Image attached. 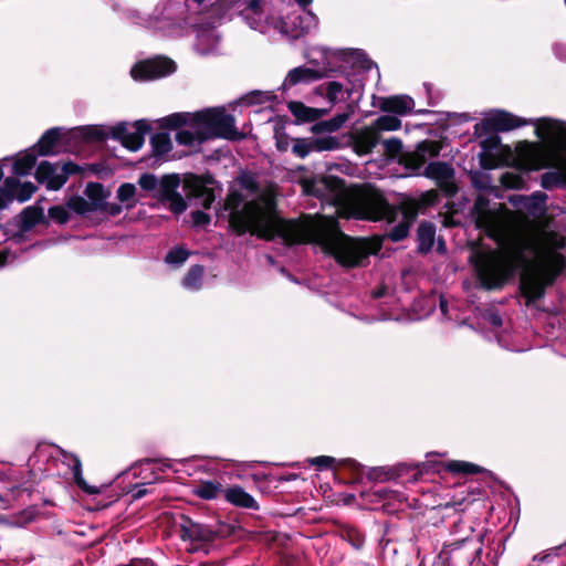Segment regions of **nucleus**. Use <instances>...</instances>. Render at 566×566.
Returning <instances> with one entry per match:
<instances>
[{"label": "nucleus", "mask_w": 566, "mask_h": 566, "mask_svg": "<svg viewBox=\"0 0 566 566\" xmlns=\"http://www.w3.org/2000/svg\"><path fill=\"white\" fill-rule=\"evenodd\" d=\"M241 186L252 197L250 201L241 205L237 192H231L226 200L230 223L239 233L250 232L266 240L280 238L286 244L312 242L344 268L361 266L379 250L376 242L343 233L333 217L306 218L301 222L281 219L275 213L272 190L260 189L250 176L241 179Z\"/></svg>", "instance_id": "obj_1"}, {"label": "nucleus", "mask_w": 566, "mask_h": 566, "mask_svg": "<svg viewBox=\"0 0 566 566\" xmlns=\"http://www.w3.org/2000/svg\"><path fill=\"white\" fill-rule=\"evenodd\" d=\"M475 224L497 243L496 250L476 252L471 258L481 284L488 290L502 286L515 271L522 270V293L530 302L536 301L565 268V258L545 235L511 234L504 216L481 209L480 202Z\"/></svg>", "instance_id": "obj_2"}, {"label": "nucleus", "mask_w": 566, "mask_h": 566, "mask_svg": "<svg viewBox=\"0 0 566 566\" xmlns=\"http://www.w3.org/2000/svg\"><path fill=\"white\" fill-rule=\"evenodd\" d=\"M538 123L536 136L547 145L544 148L526 145L520 153L523 168L525 170L553 168L542 175L541 185L545 189L566 185V125L553 118H544Z\"/></svg>", "instance_id": "obj_3"}, {"label": "nucleus", "mask_w": 566, "mask_h": 566, "mask_svg": "<svg viewBox=\"0 0 566 566\" xmlns=\"http://www.w3.org/2000/svg\"><path fill=\"white\" fill-rule=\"evenodd\" d=\"M234 122V117L222 107L174 113L159 119L163 127L177 129L176 142L189 148H197L203 142L214 138L238 139L240 133Z\"/></svg>", "instance_id": "obj_4"}, {"label": "nucleus", "mask_w": 566, "mask_h": 566, "mask_svg": "<svg viewBox=\"0 0 566 566\" xmlns=\"http://www.w3.org/2000/svg\"><path fill=\"white\" fill-rule=\"evenodd\" d=\"M328 72H337L338 78L319 84L315 93L325 97L333 107L346 102L354 93L363 88V73L370 70L373 62L361 50H338L323 57Z\"/></svg>", "instance_id": "obj_5"}, {"label": "nucleus", "mask_w": 566, "mask_h": 566, "mask_svg": "<svg viewBox=\"0 0 566 566\" xmlns=\"http://www.w3.org/2000/svg\"><path fill=\"white\" fill-rule=\"evenodd\" d=\"M300 8L285 19L275 18L266 0H252L242 11L243 21L260 33L276 30L291 39H297L317 27V17L307 9L313 0H295Z\"/></svg>", "instance_id": "obj_6"}, {"label": "nucleus", "mask_w": 566, "mask_h": 566, "mask_svg": "<svg viewBox=\"0 0 566 566\" xmlns=\"http://www.w3.org/2000/svg\"><path fill=\"white\" fill-rule=\"evenodd\" d=\"M353 217L370 220L386 219L389 222L396 221L401 214V221L394 226L389 232L392 241H400L408 235L409 228L416 219L417 211L415 209H396L390 206L381 195L377 192L369 193L361 198L360 205L353 211Z\"/></svg>", "instance_id": "obj_7"}, {"label": "nucleus", "mask_w": 566, "mask_h": 566, "mask_svg": "<svg viewBox=\"0 0 566 566\" xmlns=\"http://www.w3.org/2000/svg\"><path fill=\"white\" fill-rule=\"evenodd\" d=\"M59 138V128L49 129L34 147L14 157L12 174L17 176L29 175L35 165L38 155H51L55 153Z\"/></svg>", "instance_id": "obj_8"}, {"label": "nucleus", "mask_w": 566, "mask_h": 566, "mask_svg": "<svg viewBox=\"0 0 566 566\" xmlns=\"http://www.w3.org/2000/svg\"><path fill=\"white\" fill-rule=\"evenodd\" d=\"M543 119H526L505 111L493 109L485 113L483 119L474 125V133L481 136L488 133L507 132L530 124H533L536 128L538 122Z\"/></svg>", "instance_id": "obj_9"}, {"label": "nucleus", "mask_w": 566, "mask_h": 566, "mask_svg": "<svg viewBox=\"0 0 566 566\" xmlns=\"http://www.w3.org/2000/svg\"><path fill=\"white\" fill-rule=\"evenodd\" d=\"M165 8H156L154 14L143 15L138 11H132L129 17L139 24L155 33H159L164 36H177L182 32V27L175 21L171 17L165 13Z\"/></svg>", "instance_id": "obj_10"}, {"label": "nucleus", "mask_w": 566, "mask_h": 566, "mask_svg": "<svg viewBox=\"0 0 566 566\" xmlns=\"http://www.w3.org/2000/svg\"><path fill=\"white\" fill-rule=\"evenodd\" d=\"M80 170L78 166L69 161L63 165L41 161L35 171L38 182L44 184L48 189L57 190L67 180L69 176Z\"/></svg>", "instance_id": "obj_11"}, {"label": "nucleus", "mask_w": 566, "mask_h": 566, "mask_svg": "<svg viewBox=\"0 0 566 566\" xmlns=\"http://www.w3.org/2000/svg\"><path fill=\"white\" fill-rule=\"evenodd\" d=\"M150 130V124L146 119L136 120L133 125L120 123L112 128V137L119 140L124 147L132 151L142 148L145 135Z\"/></svg>", "instance_id": "obj_12"}, {"label": "nucleus", "mask_w": 566, "mask_h": 566, "mask_svg": "<svg viewBox=\"0 0 566 566\" xmlns=\"http://www.w3.org/2000/svg\"><path fill=\"white\" fill-rule=\"evenodd\" d=\"M176 71V64L172 60L167 57H156L146 60L135 64L132 67L130 74L137 81H150Z\"/></svg>", "instance_id": "obj_13"}, {"label": "nucleus", "mask_w": 566, "mask_h": 566, "mask_svg": "<svg viewBox=\"0 0 566 566\" xmlns=\"http://www.w3.org/2000/svg\"><path fill=\"white\" fill-rule=\"evenodd\" d=\"M328 67H326V61H323V66L310 67V66H297L290 70L281 85V90L287 93L290 90L297 85L311 84L323 77L328 76Z\"/></svg>", "instance_id": "obj_14"}, {"label": "nucleus", "mask_w": 566, "mask_h": 566, "mask_svg": "<svg viewBox=\"0 0 566 566\" xmlns=\"http://www.w3.org/2000/svg\"><path fill=\"white\" fill-rule=\"evenodd\" d=\"M424 176L436 180L437 185L449 196L457 192V186L454 185L453 168L441 161L430 163L424 169Z\"/></svg>", "instance_id": "obj_15"}, {"label": "nucleus", "mask_w": 566, "mask_h": 566, "mask_svg": "<svg viewBox=\"0 0 566 566\" xmlns=\"http://www.w3.org/2000/svg\"><path fill=\"white\" fill-rule=\"evenodd\" d=\"M180 535L184 539L191 542H210L216 537L217 532L208 525L196 523L182 516L180 522Z\"/></svg>", "instance_id": "obj_16"}, {"label": "nucleus", "mask_w": 566, "mask_h": 566, "mask_svg": "<svg viewBox=\"0 0 566 566\" xmlns=\"http://www.w3.org/2000/svg\"><path fill=\"white\" fill-rule=\"evenodd\" d=\"M380 143V136L371 125L357 130L353 137L355 151L360 155H368Z\"/></svg>", "instance_id": "obj_17"}, {"label": "nucleus", "mask_w": 566, "mask_h": 566, "mask_svg": "<svg viewBox=\"0 0 566 566\" xmlns=\"http://www.w3.org/2000/svg\"><path fill=\"white\" fill-rule=\"evenodd\" d=\"M378 107L386 113H395L397 115H407L415 107V101L408 95H394L381 97Z\"/></svg>", "instance_id": "obj_18"}, {"label": "nucleus", "mask_w": 566, "mask_h": 566, "mask_svg": "<svg viewBox=\"0 0 566 566\" xmlns=\"http://www.w3.org/2000/svg\"><path fill=\"white\" fill-rule=\"evenodd\" d=\"M62 462L72 470L73 478L77 486L87 494H99L101 489L87 484L82 474V463L77 455L73 453L62 452Z\"/></svg>", "instance_id": "obj_19"}, {"label": "nucleus", "mask_w": 566, "mask_h": 566, "mask_svg": "<svg viewBox=\"0 0 566 566\" xmlns=\"http://www.w3.org/2000/svg\"><path fill=\"white\" fill-rule=\"evenodd\" d=\"M482 153L480 154L481 166L485 169H494L500 164L499 148L501 146L497 136H490L480 142Z\"/></svg>", "instance_id": "obj_20"}, {"label": "nucleus", "mask_w": 566, "mask_h": 566, "mask_svg": "<svg viewBox=\"0 0 566 566\" xmlns=\"http://www.w3.org/2000/svg\"><path fill=\"white\" fill-rule=\"evenodd\" d=\"M224 499L235 505L243 509H252L258 510V503L254 500L253 496H251L249 493H247L240 486H232L227 490H224Z\"/></svg>", "instance_id": "obj_21"}, {"label": "nucleus", "mask_w": 566, "mask_h": 566, "mask_svg": "<svg viewBox=\"0 0 566 566\" xmlns=\"http://www.w3.org/2000/svg\"><path fill=\"white\" fill-rule=\"evenodd\" d=\"M289 111L298 119L303 122H313L323 117L327 111L323 108L308 107L302 102H290Z\"/></svg>", "instance_id": "obj_22"}, {"label": "nucleus", "mask_w": 566, "mask_h": 566, "mask_svg": "<svg viewBox=\"0 0 566 566\" xmlns=\"http://www.w3.org/2000/svg\"><path fill=\"white\" fill-rule=\"evenodd\" d=\"M44 220V209L36 206L25 208L20 214V229L25 232Z\"/></svg>", "instance_id": "obj_23"}, {"label": "nucleus", "mask_w": 566, "mask_h": 566, "mask_svg": "<svg viewBox=\"0 0 566 566\" xmlns=\"http://www.w3.org/2000/svg\"><path fill=\"white\" fill-rule=\"evenodd\" d=\"M441 146L434 140H423L418 144L413 157L418 165H422L427 159L436 157L440 154Z\"/></svg>", "instance_id": "obj_24"}, {"label": "nucleus", "mask_w": 566, "mask_h": 566, "mask_svg": "<svg viewBox=\"0 0 566 566\" xmlns=\"http://www.w3.org/2000/svg\"><path fill=\"white\" fill-rule=\"evenodd\" d=\"M193 493L203 500L217 499L221 493L224 494L222 485L218 481H201L193 490Z\"/></svg>", "instance_id": "obj_25"}, {"label": "nucleus", "mask_w": 566, "mask_h": 566, "mask_svg": "<svg viewBox=\"0 0 566 566\" xmlns=\"http://www.w3.org/2000/svg\"><path fill=\"white\" fill-rule=\"evenodd\" d=\"M436 228L430 222H423L418 228L419 250L428 252L434 243Z\"/></svg>", "instance_id": "obj_26"}, {"label": "nucleus", "mask_w": 566, "mask_h": 566, "mask_svg": "<svg viewBox=\"0 0 566 566\" xmlns=\"http://www.w3.org/2000/svg\"><path fill=\"white\" fill-rule=\"evenodd\" d=\"M443 468L454 474L471 475L484 471L483 468L467 461L452 460L443 464Z\"/></svg>", "instance_id": "obj_27"}, {"label": "nucleus", "mask_w": 566, "mask_h": 566, "mask_svg": "<svg viewBox=\"0 0 566 566\" xmlns=\"http://www.w3.org/2000/svg\"><path fill=\"white\" fill-rule=\"evenodd\" d=\"M370 125L380 136V133L382 132H395L400 129L401 120L397 116L381 115L377 117Z\"/></svg>", "instance_id": "obj_28"}, {"label": "nucleus", "mask_w": 566, "mask_h": 566, "mask_svg": "<svg viewBox=\"0 0 566 566\" xmlns=\"http://www.w3.org/2000/svg\"><path fill=\"white\" fill-rule=\"evenodd\" d=\"M203 268L193 265L182 280V286L190 291H198L202 285Z\"/></svg>", "instance_id": "obj_29"}, {"label": "nucleus", "mask_w": 566, "mask_h": 566, "mask_svg": "<svg viewBox=\"0 0 566 566\" xmlns=\"http://www.w3.org/2000/svg\"><path fill=\"white\" fill-rule=\"evenodd\" d=\"M547 196L542 191H536L528 197H522L523 206L532 213H542L545 209Z\"/></svg>", "instance_id": "obj_30"}, {"label": "nucleus", "mask_w": 566, "mask_h": 566, "mask_svg": "<svg viewBox=\"0 0 566 566\" xmlns=\"http://www.w3.org/2000/svg\"><path fill=\"white\" fill-rule=\"evenodd\" d=\"M150 143L154 153L159 156L167 155L172 148L171 138L167 133L154 134L150 138Z\"/></svg>", "instance_id": "obj_31"}, {"label": "nucleus", "mask_w": 566, "mask_h": 566, "mask_svg": "<svg viewBox=\"0 0 566 566\" xmlns=\"http://www.w3.org/2000/svg\"><path fill=\"white\" fill-rule=\"evenodd\" d=\"M219 42V36L214 31L202 32L198 35V52L200 54H209Z\"/></svg>", "instance_id": "obj_32"}, {"label": "nucleus", "mask_w": 566, "mask_h": 566, "mask_svg": "<svg viewBox=\"0 0 566 566\" xmlns=\"http://www.w3.org/2000/svg\"><path fill=\"white\" fill-rule=\"evenodd\" d=\"M67 209L78 213L85 214L96 211V203L90 202L87 199L80 196H72L66 202Z\"/></svg>", "instance_id": "obj_33"}, {"label": "nucleus", "mask_w": 566, "mask_h": 566, "mask_svg": "<svg viewBox=\"0 0 566 566\" xmlns=\"http://www.w3.org/2000/svg\"><path fill=\"white\" fill-rule=\"evenodd\" d=\"M348 119V114H338L334 118L321 122L314 126L315 132H336L338 130Z\"/></svg>", "instance_id": "obj_34"}, {"label": "nucleus", "mask_w": 566, "mask_h": 566, "mask_svg": "<svg viewBox=\"0 0 566 566\" xmlns=\"http://www.w3.org/2000/svg\"><path fill=\"white\" fill-rule=\"evenodd\" d=\"M87 200L92 203H96V211L102 209L105 199L104 188L99 184L90 182L85 189Z\"/></svg>", "instance_id": "obj_35"}, {"label": "nucleus", "mask_w": 566, "mask_h": 566, "mask_svg": "<svg viewBox=\"0 0 566 566\" xmlns=\"http://www.w3.org/2000/svg\"><path fill=\"white\" fill-rule=\"evenodd\" d=\"M136 187L133 184H124L117 190V199L127 209L134 207L136 200Z\"/></svg>", "instance_id": "obj_36"}, {"label": "nucleus", "mask_w": 566, "mask_h": 566, "mask_svg": "<svg viewBox=\"0 0 566 566\" xmlns=\"http://www.w3.org/2000/svg\"><path fill=\"white\" fill-rule=\"evenodd\" d=\"M180 185V179L176 175L165 176L160 181L161 192L167 198H174Z\"/></svg>", "instance_id": "obj_37"}, {"label": "nucleus", "mask_w": 566, "mask_h": 566, "mask_svg": "<svg viewBox=\"0 0 566 566\" xmlns=\"http://www.w3.org/2000/svg\"><path fill=\"white\" fill-rule=\"evenodd\" d=\"M188 256L189 252L184 248H174L167 253L165 261L169 265L179 266L186 262Z\"/></svg>", "instance_id": "obj_38"}, {"label": "nucleus", "mask_w": 566, "mask_h": 566, "mask_svg": "<svg viewBox=\"0 0 566 566\" xmlns=\"http://www.w3.org/2000/svg\"><path fill=\"white\" fill-rule=\"evenodd\" d=\"M76 133L87 140H103L106 138V134L99 126L81 127Z\"/></svg>", "instance_id": "obj_39"}, {"label": "nucleus", "mask_w": 566, "mask_h": 566, "mask_svg": "<svg viewBox=\"0 0 566 566\" xmlns=\"http://www.w3.org/2000/svg\"><path fill=\"white\" fill-rule=\"evenodd\" d=\"M195 197L202 206L203 209H209L214 201V193L211 189L203 186L197 187L195 190Z\"/></svg>", "instance_id": "obj_40"}, {"label": "nucleus", "mask_w": 566, "mask_h": 566, "mask_svg": "<svg viewBox=\"0 0 566 566\" xmlns=\"http://www.w3.org/2000/svg\"><path fill=\"white\" fill-rule=\"evenodd\" d=\"M385 154L389 158H396L402 150V142L397 137H391L381 143Z\"/></svg>", "instance_id": "obj_41"}, {"label": "nucleus", "mask_w": 566, "mask_h": 566, "mask_svg": "<svg viewBox=\"0 0 566 566\" xmlns=\"http://www.w3.org/2000/svg\"><path fill=\"white\" fill-rule=\"evenodd\" d=\"M325 188H326V184H325L324 179L305 180L303 182V190L307 195L321 197V196H323Z\"/></svg>", "instance_id": "obj_42"}, {"label": "nucleus", "mask_w": 566, "mask_h": 566, "mask_svg": "<svg viewBox=\"0 0 566 566\" xmlns=\"http://www.w3.org/2000/svg\"><path fill=\"white\" fill-rule=\"evenodd\" d=\"M292 150L296 156L301 158L306 157L308 154L314 151L312 139H295Z\"/></svg>", "instance_id": "obj_43"}, {"label": "nucleus", "mask_w": 566, "mask_h": 566, "mask_svg": "<svg viewBox=\"0 0 566 566\" xmlns=\"http://www.w3.org/2000/svg\"><path fill=\"white\" fill-rule=\"evenodd\" d=\"M312 143L314 151L332 150L335 149L338 145L336 138L334 137L314 138L312 139Z\"/></svg>", "instance_id": "obj_44"}, {"label": "nucleus", "mask_w": 566, "mask_h": 566, "mask_svg": "<svg viewBox=\"0 0 566 566\" xmlns=\"http://www.w3.org/2000/svg\"><path fill=\"white\" fill-rule=\"evenodd\" d=\"M49 216L57 223H66L69 221L67 208L64 206H54L49 209Z\"/></svg>", "instance_id": "obj_45"}, {"label": "nucleus", "mask_w": 566, "mask_h": 566, "mask_svg": "<svg viewBox=\"0 0 566 566\" xmlns=\"http://www.w3.org/2000/svg\"><path fill=\"white\" fill-rule=\"evenodd\" d=\"M311 465L318 468L319 470L331 468L336 459L328 455H319L307 460Z\"/></svg>", "instance_id": "obj_46"}, {"label": "nucleus", "mask_w": 566, "mask_h": 566, "mask_svg": "<svg viewBox=\"0 0 566 566\" xmlns=\"http://www.w3.org/2000/svg\"><path fill=\"white\" fill-rule=\"evenodd\" d=\"M502 182L505 187L521 188L524 184V180L515 174L506 172L502 176Z\"/></svg>", "instance_id": "obj_47"}, {"label": "nucleus", "mask_w": 566, "mask_h": 566, "mask_svg": "<svg viewBox=\"0 0 566 566\" xmlns=\"http://www.w3.org/2000/svg\"><path fill=\"white\" fill-rule=\"evenodd\" d=\"M139 186L145 190H154L158 186V179L150 174L142 175L139 178Z\"/></svg>", "instance_id": "obj_48"}, {"label": "nucleus", "mask_w": 566, "mask_h": 566, "mask_svg": "<svg viewBox=\"0 0 566 566\" xmlns=\"http://www.w3.org/2000/svg\"><path fill=\"white\" fill-rule=\"evenodd\" d=\"M399 475H400V472L395 473L394 471L386 470V469H375L370 473V478H373L375 480H379V481H387V480L392 479L394 476H399Z\"/></svg>", "instance_id": "obj_49"}, {"label": "nucleus", "mask_w": 566, "mask_h": 566, "mask_svg": "<svg viewBox=\"0 0 566 566\" xmlns=\"http://www.w3.org/2000/svg\"><path fill=\"white\" fill-rule=\"evenodd\" d=\"M191 219L193 224L197 227H206L210 223V216L201 210L192 211Z\"/></svg>", "instance_id": "obj_50"}, {"label": "nucleus", "mask_w": 566, "mask_h": 566, "mask_svg": "<svg viewBox=\"0 0 566 566\" xmlns=\"http://www.w3.org/2000/svg\"><path fill=\"white\" fill-rule=\"evenodd\" d=\"M101 210L107 212L111 216H117L122 212L123 207L118 203H107L104 201Z\"/></svg>", "instance_id": "obj_51"}, {"label": "nucleus", "mask_w": 566, "mask_h": 566, "mask_svg": "<svg viewBox=\"0 0 566 566\" xmlns=\"http://www.w3.org/2000/svg\"><path fill=\"white\" fill-rule=\"evenodd\" d=\"M172 202V208L176 212H181L186 209V205L181 196L176 195L174 198H169Z\"/></svg>", "instance_id": "obj_52"}, {"label": "nucleus", "mask_w": 566, "mask_h": 566, "mask_svg": "<svg viewBox=\"0 0 566 566\" xmlns=\"http://www.w3.org/2000/svg\"><path fill=\"white\" fill-rule=\"evenodd\" d=\"M554 53L557 59L566 62V44L557 43L554 45Z\"/></svg>", "instance_id": "obj_53"}, {"label": "nucleus", "mask_w": 566, "mask_h": 566, "mask_svg": "<svg viewBox=\"0 0 566 566\" xmlns=\"http://www.w3.org/2000/svg\"><path fill=\"white\" fill-rule=\"evenodd\" d=\"M464 541L465 537L457 539L453 543L444 544L440 555H447L450 551L458 548Z\"/></svg>", "instance_id": "obj_54"}, {"label": "nucleus", "mask_w": 566, "mask_h": 566, "mask_svg": "<svg viewBox=\"0 0 566 566\" xmlns=\"http://www.w3.org/2000/svg\"><path fill=\"white\" fill-rule=\"evenodd\" d=\"M485 318L494 327H500L502 325V318L496 313H489Z\"/></svg>", "instance_id": "obj_55"}, {"label": "nucleus", "mask_w": 566, "mask_h": 566, "mask_svg": "<svg viewBox=\"0 0 566 566\" xmlns=\"http://www.w3.org/2000/svg\"><path fill=\"white\" fill-rule=\"evenodd\" d=\"M378 493L385 497H392L397 499L398 501L403 500V495L397 491H389V490H379Z\"/></svg>", "instance_id": "obj_56"}, {"label": "nucleus", "mask_w": 566, "mask_h": 566, "mask_svg": "<svg viewBox=\"0 0 566 566\" xmlns=\"http://www.w3.org/2000/svg\"><path fill=\"white\" fill-rule=\"evenodd\" d=\"M146 494H147V489L144 486V484L136 485L135 490L132 493V497L134 500H138V499H142L143 496H145Z\"/></svg>", "instance_id": "obj_57"}, {"label": "nucleus", "mask_w": 566, "mask_h": 566, "mask_svg": "<svg viewBox=\"0 0 566 566\" xmlns=\"http://www.w3.org/2000/svg\"><path fill=\"white\" fill-rule=\"evenodd\" d=\"M8 252H0V266L4 265L8 260Z\"/></svg>", "instance_id": "obj_58"}, {"label": "nucleus", "mask_w": 566, "mask_h": 566, "mask_svg": "<svg viewBox=\"0 0 566 566\" xmlns=\"http://www.w3.org/2000/svg\"><path fill=\"white\" fill-rule=\"evenodd\" d=\"M385 294L384 290H378L374 292V297L378 298L381 297Z\"/></svg>", "instance_id": "obj_59"}, {"label": "nucleus", "mask_w": 566, "mask_h": 566, "mask_svg": "<svg viewBox=\"0 0 566 566\" xmlns=\"http://www.w3.org/2000/svg\"><path fill=\"white\" fill-rule=\"evenodd\" d=\"M441 311L444 313L447 311V305L443 301L440 303Z\"/></svg>", "instance_id": "obj_60"}, {"label": "nucleus", "mask_w": 566, "mask_h": 566, "mask_svg": "<svg viewBox=\"0 0 566 566\" xmlns=\"http://www.w3.org/2000/svg\"><path fill=\"white\" fill-rule=\"evenodd\" d=\"M345 462H346V463H348V464H350V465H354V464H355V461L349 460V459H348V460H345Z\"/></svg>", "instance_id": "obj_61"}, {"label": "nucleus", "mask_w": 566, "mask_h": 566, "mask_svg": "<svg viewBox=\"0 0 566 566\" xmlns=\"http://www.w3.org/2000/svg\"><path fill=\"white\" fill-rule=\"evenodd\" d=\"M472 566H481V562L480 560L473 562Z\"/></svg>", "instance_id": "obj_62"}, {"label": "nucleus", "mask_w": 566, "mask_h": 566, "mask_svg": "<svg viewBox=\"0 0 566 566\" xmlns=\"http://www.w3.org/2000/svg\"><path fill=\"white\" fill-rule=\"evenodd\" d=\"M255 95L261 96V95H264V93L258 92V93H255Z\"/></svg>", "instance_id": "obj_63"}]
</instances>
